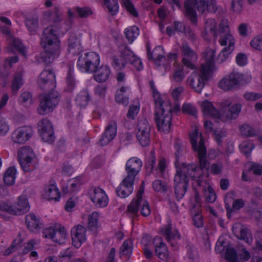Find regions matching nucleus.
Here are the masks:
<instances>
[{
	"instance_id": "nucleus-17",
	"label": "nucleus",
	"mask_w": 262,
	"mask_h": 262,
	"mask_svg": "<svg viewBox=\"0 0 262 262\" xmlns=\"http://www.w3.org/2000/svg\"><path fill=\"white\" fill-rule=\"evenodd\" d=\"M160 233L170 243L172 247L176 246L174 241L179 239L181 237L180 234L177 229H172L170 223L165 225L160 230Z\"/></svg>"
},
{
	"instance_id": "nucleus-45",
	"label": "nucleus",
	"mask_w": 262,
	"mask_h": 262,
	"mask_svg": "<svg viewBox=\"0 0 262 262\" xmlns=\"http://www.w3.org/2000/svg\"><path fill=\"white\" fill-rule=\"evenodd\" d=\"M240 132L242 135L246 137L255 136L256 132L253 128L248 124H245L240 127Z\"/></svg>"
},
{
	"instance_id": "nucleus-44",
	"label": "nucleus",
	"mask_w": 262,
	"mask_h": 262,
	"mask_svg": "<svg viewBox=\"0 0 262 262\" xmlns=\"http://www.w3.org/2000/svg\"><path fill=\"white\" fill-rule=\"evenodd\" d=\"M104 4L112 15L117 13L119 8L117 0H104Z\"/></svg>"
},
{
	"instance_id": "nucleus-25",
	"label": "nucleus",
	"mask_w": 262,
	"mask_h": 262,
	"mask_svg": "<svg viewBox=\"0 0 262 262\" xmlns=\"http://www.w3.org/2000/svg\"><path fill=\"white\" fill-rule=\"evenodd\" d=\"M30 209V205L26 196H20L15 208H13L14 215H20L27 212Z\"/></svg>"
},
{
	"instance_id": "nucleus-63",
	"label": "nucleus",
	"mask_w": 262,
	"mask_h": 262,
	"mask_svg": "<svg viewBox=\"0 0 262 262\" xmlns=\"http://www.w3.org/2000/svg\"><path fill=\"white\" fill-rule=\"evenodd\" d=\"M218 9L216 0H207L206 9L208 12L215 13Z\"/></svg>"
},
{
	"instance_id": "nucleus-46",
	"label": "nucleus",
	"mask_w": 262,
	"mask_h": 262,
	"mask_svg": "<svg viewBox=\"0 0 262 262\" xmlns=\"http://www.w3.org/2000/svg\"><path fill=\"white\" fill-rule=\"evenodd\" d=\"M120 253L122 255H129L132 253V242L130 240L124 241L120 247Z\"/></svg>"
},
{
	"instance_id": "nucleus-57",
	"label": "nucleus",
	"mask_w": 262,
	"mask_h": 262,
	"mask_svg": "<svg viewBox=\"0 0 262 262\" xmlns=\"http://www.w3.org/2000/svg\"><path fill=\"white\" fill-rule=\"evenodd\" d=\"M122 58L125 62L129 63L133 58L135 57L133 53L129 49L128 47H125L122 51Z\"/></svg>"
},
{
	"instance_id": "nucleus-36",
	"label": "nucleus",
	"mask_w": 262,
	"mask_h": 262,
	"mask_svg": "<svg viewBox=\"0 0 262 262\" xmlns=\"http://www.w3.org/2000/svg\"><path fill=\"white\" fill-rule=\"evenodd\" d=\"M182 55L184 57L191 58L193 60L198 59V55L187 43H183L180 47Z\"/></svg>"
},
{
	"instance_id": "nucleus-48",
	"label": "nucleus",
	"mask_w": 262,
	"mask_h": 262,
	"mask_svg": "<svg viewBox=\"0 0 262 262\" xmlns=\"http://www.w3.org/2000/svg\"><path fill=\"white\" fill-rule=\"evenodd\" d=\"M173 80L176 82H181L182 81L185 75L183 72V66L179 64L178 66L177 67L176 69L174 71L173 74L172 75Z\"/></svg>"
},
{
	"instance_id": "nucleus-13",
	"label": "nucleus",
	"mask_w": 262,
	"mask_h": 262,
	"mask_svg": "<svg viewBox=\"0 0 262 262\" xmlns=\"http://www.w3.org/2000/svg\"><path fill=\"white\" fill-rule=\"evenodd\" d=\"M150 126L146 119L139 121L138 132L136 137L140 144L143 147L148 146L150 143Z\"/></svg>"
},
{
	"instance_id": "nucleus-43",
	"label": "nucleus",
	"mask_w": 262,
	"mask_h": 262,
	"mask_svg": "<svg viewBox=\"0 0 262 262\" xmlns=\"http://www.w3.org/2000/svg\"><path fill=\"white\" fill-rule=\"evenodd\" d=\"M23 84V82L21 74L20 73H16L14 75L12 81L11 86L12 92L14 93V94H16L17 91L20 88Z\"/></svg>"
},
{
	"instance_id": "nucleus-55",
	"label": "nucleus",
	"mask_w": 262,
	"mask_h": 262,
	"mask_svg": "<svg viewBox=\"0 0 262 262\" xmlns=\"http://www.w3.org/2000/svg\"><path fill=\"white\" fill-rule=\"evenodd\" d=\"M141 206V214L143 216H148L151 213V210L149 203L146 200L143 201L139 205Z\"/></svg>"
},
{
	"instance_id": "nucleus-12",
	"label": "nucleus",
	"mask_w": 262,
	"mask_h": 262,
	"mask_svg": "<svg viewBox=\"0 0 262 262\" xmlns=\"http://www.w3.org/2000/svg\"><path fill=\"white\" fill-rule=\"evenodd\" d=\"M38 130L44 142L52 144L55 139L53 126L47 118H43L38 123Z\"/></svg>"
},
{
	"instance_id": "nucleus-30",
	"label": "nucleus",
	"mask_w": 262,
	"mask_h": 262,
	"mask_svg": "<svg viewBox=\"0 0 262 262\" xmlns=\"http://www.w3.org/2000/svg\"><path fill=\"white\" fill-rule=\"evenodd\" d=\"M201 108L205 115L219 119L220 112L211 102L208 101H203L201 104Z\"/></svg>"
},
{
	"instance_id": "nucleus-56",
	"label": "nucleus",
	"mask_w": 262,
	"mask_h": 262,
	"mask_svg": "<svg viewBox=\"0 0 262 262\" xmlns=\"http://www.w3.org/2000/svg\"><path fill=\"white\" fill-rule=\"evenodd\" d=\"M19 100L23 104H31L32 102V94L29 92H24L20 95Z\"/></svg>"
},
{
	"instance_id": "nucleus-51",
	"label": "nucleus",
	"mask_w": 262,
	"mask_h": 262,
	"mask_svg": "<svg viewBox=\"0 0 262 262\" xmlns=\"http://www.w3.org/2000/svg\"><path fill=\"white\" fill-rule=\"evenodd\" d=\"M66 81L67 86V88L65 89V91L71 93L73 92V90L75 89L76 83L75 79L73 76L71 75L70 71H69L68 73Z\"/></svg>"
},
{
	"instance_id": "nucleus-28",
	"label": "nucleus",
	"mask_w": 262,
	"mask_h": 262,
	"mask_svg": "<svg viewBox=\"0 0 262 262\" xmlns=\"http://www.w3.org/2000/svg\"><path fill=\"white\" fill-rule=\"evenodd\" d=\"M26 223L28 229L33 232L37 231L42 227L39 219L33 213L26 216Z\"/></svg>"
},
{
	"instance_id": "nucleus-2",
	"label": "nucleus",
	"mask_w": 262,
	"mask_h": 262,
	"mask_svg": "<svg viewBox=\"0 0 262 262\" xmlns=\"http://www.w3.org/2000/svg\"><path fill=\"white\" fill-rule=\"evenodd\" d=\"M37 83L43 90H52L39 96V104L37 111L39 114L45 115L52 112L60 101L59 93L53 90L56 86L55 73L51 70L43 71L39 75Z\"/></svg>"
},
{
	"instance_id": "nucleus-41",
	"label": "nucleus",
	"mask_w": 262,
	"mask_h": 262,
	"mask_svg": "<svg viewBox=\"0 0 262 262\" xmlns=\"http://www.w3.org/2000/svg\"><path fill=\"white\" fill-rule=\"evenodd\" d=\"M8 42L10 46L14 47L20 54L24 56L26 55L25 48L19 39L15 38L14 36H10Z\"/></svg>"
},
{
	"instance_id": "nucleus-7",
	"label": "nucleus",
	"mask_w": 262,
	"mask_h": 262,
	"mask_svg": "<svg viewBox=\"0 0 262 262\" xmlns=\"http://www.w3.org/2000/svg\"><path fill=\"white\" fill-rule=\"evenodd\" d=\"M17 155L19 163L24 172H30L36 169L35 155L30 147H22L18 150Z\"/></svg>"
},
{
	"instance_id": "nucleus-39",
	"label": "nucleus",
	"mask_w": 262,
	"mask_h": 262,
	"mask_svg": "<svg viewBox=\"0 0 262 262\" xmlns=\"http://www.w3.org/2000/svg\"><path fill=\"white\" fill-rule=\"evenodd\" d=\"M99 213L97 212H93L89 216L88 229L96 232L98 226Z\"/></svg>"
},
{
	"instance_id": "nucleus-37",
	"label": "nucleus",
	"mask_w": 262,
	"mask_h": 262,
	"mask_svg": "<svg viewBox=\"0 0 262 262\" xmlns=\"http://www.w3.org/2000/svg\"><path fill=\"white\" fill-rule=\"evenodd\" d=\"M45 190L49 200H53L57 201L60 199V192L55 185H51L48 186L45 188Z\"/></svg>"
},
{
	"instance_id": "nucleus-40",
	"label": "nucleus",
	"mask_w": 262,
	"mask_h": 262,
	"mask_svg": "<svg viewBox=\"0 0 262 262\" xmlns=\"http://www.w3.org/2000/svg\"><path fill=\"white\" fill-rule=\"evenodd\" d=\"M44 15L46 19L55 23H58L61 20V14L58 8H55L53 11H48L45 12Z\"/></svg>"
},
{
	"instance_id": "nucleus-35",
	"label": "nucleus",
	"mask_w": 262,
	"mask_h": 262,
	"mask_svg": "<svg viewBox=\"0 0 262 262\" xmlns=\"http://www.w3.org/2000/svg\"><path fill=\"white\" fill-rule=\"evenodd\" d=\"M189 137L190 143L194 151H199L201 145L200 144L201 143H202L203 146H205L204 140L201 135H200V139L199 140V145L197 144V141L199 138V132L197 129H195L194 131L191 134H190Z\"/></svg>"
},
{
	"instance_id": "nucleus-60",
	"label": "nucleus",
	"mask_w": 262,
	"mask_h": 262,
	"mask_svg": "<svg viewBox=\"0 0 262 262\" xmlns=\"http://www.w3.org/2000/svg\"><path fill=\"white\" fill-rule=\"evenodd\" d=\"M197 60H193L191 58H188V57H183L182 60V63L183 64V67L185 66L187 69L193 70L196 69V67L195 66V63L196 62Z\"/></svg>"
},
{
	"instance_id": "nucleus-34",
	"label": "nucleus",
	"mask_w": 262,
	"mask_h": 262,
	"mask_svg": "<svg viewBox=\"0 0 262 262\" xmlns=\"http://www.w3.org/2000/svg\"><path fill=\"white\" fill-rule=\"evenodd\" d=\"M16 170L14 167H10L4 173L3 180L5 183L7 185H12L14 184Z\"/></svg>"
},
{
	"instance_id": "nucleus-23",
	"label": "nucleus",
	"mask_w": 262,
	"mask_h": 262,
	"mask_svg": "<svg viewBox=\"0 0 262 262\" xmlns=\"http://www.w3.org/2000/svg\"><path fill=\"white\" fill-rule=\"evenodd\" d=\"M144 188L143 187H140L136 194V196L133 199L130 204L127 207V211L132 214V216L137 217L138 216L139 205L143 201L142 194L144 193Z\"/></svg>"
},
{
	"instance_id": "nucleus-22",
	"label": "nucleus",
	"mask_w": 262,
	"mask_h": 262,
	"mask_svg": "<svg viewBox=\"0 0 262 262\" xmlns=\"http://www.w3.org/2000/svg\"><path fill=\"white\" fill-rule=\"evenodd\" d=\"M92 201L98 207H105L108 203V198L101 189L94 188L90 194Z\"/></svg>"
},
{
	"instance_id": "nucleus-62",
	"label": "nucleus",
	"mask_w": 262,
	"mask_h": 262,
	"mask_svg": "<svg viewBox=\"0 0 262 262\" xmlns=\"http://www.w3.org/2000/svg\"><path fill=\"white\" fill-rule=\"evenodd\" d=\"M126 63L122 58L119 59L115 57L113 58L112 66L114 69L119 70L124 68Z\"/></svg>"
},
{
	"instance_id": "nucleus-47",
	"label": "nucleus",
	"mask_w": 262,
	"mask_h": 262,
	"mask_svg": "<svg viewBox=\"0 0 262 262\" xmlns=\"http://www.w3.org/2000/svg\"><path fill=\"white\" fill-rule=\"evenodd\" d=\"M152 187L157 192H164L167 190V186L165 182L160 180H155L152 183Z\"/></svg>"
},
{
	"instance_id": "nucleus-4",
	"label": "nucleus",
	"mask_w": 262,
	"mask_h": 262,
	"mask_svg": "<svg viewBox=\"0 0 262 262\" xmlns=\"http://www.w3.org/2000/svg\"><path fill=\"white\" fill-rule=\"evenodd\" d=\"M214 52L209 49L206 53L205 64H202L199 72H193L187 80V83L197 93H200L204 87L205 81H207L211 75V71L214 63Z\"/></svg>"
},
{
	"instance_id": "nucleus-20",
	"label": "nucleus",
	"mask_w": 262,
	"mask_h": 262,
	"mask_svg": "<svg viewBox=\"0 0 262 262\" xmlns=\"http://www.w3.org/2000/svg\"><path fill=\"white\" fill-rule=\"evenodd\" d=\"M117 133V123L115 121H111L106 127L105 132L99 140L101 146L109 143L115 137Z\"/></svg>"
},
{
	"instance_id": "nucleus-52",
	"label": "nucleus",
	"mask_w": 262,
	"mask_h": 262,
	"mask_svg": "<svg viewBox=\"0 0 262 262\" xmlns=\"http://www.w3.org/2000/svg\"><path fill=\"white\" fill-rule=\"evenodd\" d=\"M121 1L122 6L126 8L130 14L134 17H137L138 16L137 11L130 0H121Z\"/></svg>"
},
{
	"instance_id": "nucleus-1",
	"label": "nucleus",
	"mask_w": 262,
	"mask_h": 262,
	"mask_svg": "<svg viewBox=\"0 0 262 262\" xmlns=\"http://www.w3.org/2000/svg\"><path fill=\"white\" fill-rule=\"evenodd\" d=\"M62 24L60 27L51 25L44 29L40 38V45L44 52L41 54V58L46 63L52 62L59 55L60 41L58 34H64L72 26L71 18Z\"/></svg>"
},
{
	"instance_id": "nucleus-26",
	"label": "nucleus",
	"mask_w": 262,
	"mask_h": 262,
	"mask_svg": "<svg viewBox=\"0 0 262 262\" xmlns=\"http://www.w3.org/2000/svg\"><path fill=\"white\" fill-rule=\"evenodd\" d=\"M94 73V79L98 82H104L108 79L111 74V70L108 66L102 65L98 68Z\"/></svg>"
},
{
	"instance_id": "nucleus-64",
	"label": "nucleus",
	"mask_w": 262,
	"mask_h": 262,
	"mask_svg": "<svg viewBox=\"0 0 262 262\" xmlns=\"http://www.w3.org/2000/svg\"><path fill=\"white\" fill-rule=\"evenodd\" d=\"M244 98L248 101H256L262 97L260 93L254 92H247L244 95Z\"/></svg>"
},
{
	"instance_id": "nucleus-49",
	"label": "nucleus",
	"mask_w": 262,
	"mask_h": 262,
	"mask_svg": "<svg viewBox=\"0 0 262 262\" xmlns=\"http://www.w3.org/2000/svg\"><path fill=\"white\" fill-rule=\"evenodd\" d=\"M240 238L249 245L252 243L253 240L250 232L246 228H242L240 229Z\"/></svg>"
},
{
	"instance_id": "nucleus-18",
	"label": "nucleus",
	"mask_w": 262,
	"mask_h": 262,
	"mask_svg": "<svg viewBox=\"0 0 262 262\" xmlns=\"http://www.w3.org/2000/svg\"><path fill=\"white\" fill-rule=\"evenodd\" d=\"M86 229L80 225L73 227L71 231L72 244L76 248L81 246L82 243L86 239Z\"/></svg>"
},
{
	"instance_id": "nucleus-5",
	"label": "nucleus",
	"mask_w": 262,
	"mask_h": 262,
	"mask_svg": "<svg viewBox=\"0 0 262 262\" xmlns=\"http://www.w3.org/2000/svg\"><path fill=\"white\" fill-rule=\"evenodd\" d=\"M196 169V165L192 163L186 165L183 163L180 167L177 166L174 182V193L178 200L181 199L184 196L188 188L189 180L190 179L194 180V171Z\"/></svg>"
},
{
	"instance_id": "nucleus-15",
	"label": "nucleus",
	"mask_w": 262,
	"mask_h": 262,
	"mask_svg": "<svg viewBox=\"0 0 262 262\" xmlns=\"http://www.w3.org/2000/svg\"><path fill=\"white\" fill-rule=\"evenodd\" d=\"M32 135V129L30 126H22L18 128L12 134V140L14 142L24 144Z\"/></svg>"
},
{
	"instance_id": "nucleus-8",
	"label": "nucleus",
	"mask_w": 262,
	"mask_h": 262,
	"mask_svg": "<svg viewBox=\"0 0 262 262\" xmlns=\"http://www.w3.org/2000/svg\"><path fill=\"white\" fill-rule=\"evenodd\" d=\"M99 64V56L95 52H90L80 56L77 61V66L79 69L90 73H94Z\"/></svg>"
},
{
	"instance_id": "nucleus-32",
	"label": "nucleus",
	"mask_w": 262,
	"mask_h": 262,
	"mask_svg": "<svg viewBox=\"0 0 262 262\" xmlns=\"http://www.w3.org/2000/svg\"><path fill=\"white\" fill-rule=\"evenodd\" d=\"M199 151H196L199 160V166L202 170L209 168L208 162L206 159L207 150L205 146H203L202 143L200 144Z\"/></svg>"
},
{
	"instance_id": "nucleus-50",
	"label": "nucleus",
	"mask_w": 262,
	"mask_h": 262,
	"mask_svg": "<svg viewBox=\"0 0 262 262\" xmlns=\"http://www.w3.org/2000/svg\"><path fill=\"white\" fill-rule=\"evenodd\" d=\"M243 0H231L230 2V9L231 11L239 13L243 8Z\"/></svg>"
},
{
	"instance_id": "nucleus-11",
	"label": "nucleus",
	"mask_w": 262,
	"mask_h": 262,
	"mask_svg": "<svg viewBox=\"0 0 262 262\" xmlns=\"http://www.w3.org/2000/svg\"><path fill=\"white\" fill-rule=\"evenodd\" d=\"M246 83L244 75L240 73L232 72L224 77L219 82V86L224 91H231Z\"/></svg>"
},
{
	"instance_id": "nucleus-58",
	"label": "nucleus",
	"mask_w": 262,
	"mask_h": 262,
	"mask_svg": "<svg viewBox=\"0 0 262 262\" xmlns=\"http://www.w3.org/2000/svg\"><path fill=\"white\" fill-rule=\"evenodd\" d=\"M204 195L207 202L213 203L215 201L216 194L213 189L210 186H208V190L205 192Z\"/></svg>"
},
{
	"instance_id": "nucleus-14",
	"label": "nucleus",
	"mask_w": 262,
	"mask_h": 262,
	"mask_svg": "<svg viewBox=\"0 0 262 262\" xmlns=\"http://www.w3.org/2000/svg\"><path fill=\"white\" fill-rule=\"evenodd\" d=\"M135 179L126 176L116 188L117 195L121 198H125L133 191Z\"/></svg>"
},
{
	"instance_id": "nucleus-38",
	"label": "nucleus",
	"mask_w": 262,
	"mask_h": 262,
	"mask_svg": "<svg viewBox=\"0 0 262 262\" xmlns=\"http://www.w3.org/2000/svg\"><path fill=\"white\" fill-rule=\"evenodd\" d=\"M66 237V232L64 230V227L56 228L53 236L52 237V239L59 244L64 242Z\"/></svg>"
},
{
	"instance_id": "nucleus-21",
	"label": "nucleus",
	"mask_w": 262,
	"mask_h": 262,
	"mask_svg": "<svg viewBox=\"0 0 262 262\" xmlns=\"http://www.w3.org/2000/svg\"><path fill=\"white\" fill-rule=\"evenodd\" d=\"M94 14L92 9L88 6H76L72 9H69L68 15L72 18L77 15L80 18H86Z\"/></svg>"
},
{
	"instance_id": "nucleus-10",
	"label": "nucleus",
	"mask_w": 262,
	"mask_h": 262,
	"mask_svg": "<svg viewBox=\"0 0 262 262\" xmlns=\"http://www.w3.org/2000/svg\"><path fill=\"white\" fill-rule=\"evenodd\" d=\"M230 100H225L220 103L221 112L219 119L223 121L236 119L241 111V105L234 104L231 105Z\"/></svg>"
},
{
	"instance_id": "nucleus-31",
	"label": "nucleus",
	"mask_w": 262,
	"mask_h": 262,
	"mask_svg": "<svg viewBox=\"0 0 262 262\" xmlns=\"http://www.w3.org/2000/svg\"><path fill=\"white\" fill-rule=\"evenodd\" d=\"M25 25L31 34L36 33L38 28V16L36 15L27 16Z\"/></svg>"
},
{
	"instance_id": "nucleus-29",
	"label": "nucleus",
	"mask_w": 262,
	"mask_h": 262,
	"mask_svg": "<svg viewBox=\"0 0 262 262\" xmlns=\"http://www.w3.org/2000/svg\"><path fill=\"white\" fill-rule=\"evenodd\" d=\"M69 52L74 55L79 54L82 51V47L75 35H71L68 40Z\"/></svg>"
},
{
	"instance_id": "nucleus-33",
	"label": "nucleus",
	"mask_w": 262,
	"mask_h": 262,
	"mask_svg": "<svg viewBox=\"0 0 262 262\" xmlns=\"http://www.w3.org/2000/svg\"><path fill=\"white\" fill-rule=\"evenodd\" d=\"M174 148L176 150L174 152L176 157L175 165L177 168V166L180 167L181 166L179 165V160L180 157L183 156L186 152V149L185 147L182 145L181 141L179 139H176L174 142Z\"/></svg>"
},
{
	"instance_id": "nucleus-53",
	"label": "nucleus",
	"mask_w": 262,
	"mask_h": 262,
	"mask_svg": "<svg viewBox=\"0 0 262 262\" xmlns=\"http://www.w3.org/2000/svg\"><path fill=\"white\" fill-rule=\"evenodd\" d=\"M254 148V145L250 142H244L241 145L240 148L241 151L248 157L252 150Z\"/></svg>"
},
{
	"instance_id": "nucleus-19",
	"label": "nucleus",
	"mask_w": 262,
	"mask_h": 262,
	"mask_svg": "<svg viewBox=\"0 0 262 262\" xmlns=\"http://www.w3.org/2000/svg\"><path fill=\"white\" fill-rule=\"evenodd\" d=\"M142 166L140 159L133 157L129 159L126 162L125 170L127 173V177L135 179L140 171Z\"/></svg>"
},
{
	"instance_id": "nucleus-61",
	"label": "nucleus",
	"mask_w": 262,
	"mask_h": 262,
	"mask_svg": "<svg viewBox=\"0 0 262 262\" xmlns=\"http://www.w3.org/2000/svg\"><path fill=\"white\" fill-rule=\"evenodd\" d=\"M182 112L196 117L197 111L196 108L190 104L185 103L182 106Z\"/></svg>"
},
{
	"instance_id": "nucleus-59",
	"label": "nucleus",
	"mask_w": 262,
	"mask_h": 262,
	"mask_svg": "<svg viewBox=\"0 0 262 262\" xmlns=\"http://www.w3.org/2000/svg\"><path fill=\"white\" fill-rule=\"evenodd\" d=\"M250 44L253 48L262 50V35H258L253 38Z\"/></svg>"
},
{
	"instance_id": "nucleus-27",
	"label": "nucleus",
	"mask_w": 262,
	"mask_h": 262,
	"mask_svg": "<svg viewBox=\"0 0 262 262\" xmlns=\"http://www.w3.org/2000/svg\"><path fill=\"white\" fill-rule=\"evenodd\" d=\"M191 213L193 225L198 228L203 227L204 225L203 217L201 214L202 209L200 205L193 206L191 210Z\"/></svg>"
},
{
	"instance_id": "nucleus-9",
	"label": "nucleus",
	"mask_w": 262,
	"mask_h": 262,
	"mask_svg": "<svg viewBox=\"0 0 262 262\" xmlns=\"http://www.w3.org/2000/svg\"><path fill=\"white\" fill-rule=\"evenodd\" d=\"M185 15L191 23L195 24L197 21L196 10L203 14L206 9V0H185L184 4Z\"/></svg>"
},
{
	"instance_id": "nucleus-54",
	"label": "nucleus",
	"mask_w": 262,
	"mask_h": 262,
	"mask_svg": "<svg viewBox=\"0 0 262 262\" xmlns=\"http://www.w3.org/2000/svg\"><path fill=\"white\" fill-rule=\"evenodd\" d=\"M225 257L228 262H238L237 254L233 248L227 249Z\"/></svg>"
},
{
	"instance_id": "nucleus-3",
	"label": "nucleus",
	"mask_w": 262,
	"mask_h": 262,
	"mask_svg": "<svg viewBox=\"0 0 262 262\" xmlns=\"http://www.w3.org/2000/svg\"><path fill=\"white\" fill-rule=\"evenodd\" d=\"M156 105L155 121L159 131L168 134L170 130L172 120L171 107L169 100L163 101L155 86L154 82H149Z\"/></svg>"
},
{
	"instance_id": "nucleus-16",
	"label": "nucleus",
	"mask_w": 262,
	"mask_h": 262,
	"mask_svg": "<svg viewBox=\"0 0 262 262\" xmlns=\"http://www.w3.org/2000/svg\"><path fill=\"white\" fill-rule=\"evenodd\" d=\"M155 252L157 256L161 260L168 261L169 259V254L167 247L163 242L162 237L156 236L154 239Z\"/></svg>"
},
{
	"instance_id": "nucleus-6",
	"label": "nucleus",
	"mask_w": 262,
	"mask_h": 262,
	"mask_svg": "<svg viewBox=\"0 0 262 262\" xmlns=\"http://www.w3.org/2000/svg\"><path fill=\"white\" fill-rule=\"evenodd\" d=\"M218 35L220 37L219 41L221 45L226 46L228 44L227 47L223 49L217 58L219 61L223 62L234 50L235 40L233 36L230 33L229 27L226 25H220Z\"/></svg>"
},
{
	"instance_id": "nucleus-42",
	"label": "nucleus",
	"mask_w": 262,
	"mask_h": 262,
	"mask_svg": "<svg viewBox=\"0 0 262 262\" xmlns=\"http://www.w3.org/2000/svg\"><path fill=\"white\" fill-rule=\"evenodd\" d=\"M139 31V28L135 26L125 29L126 37L130 43L132 42L138 36Z\"/></svg>"
},
{
	"instance_id": "nucleus-24",
	"label": "nucleus",
	"mask_w": 262,
	"mask_h": 262,
	"mask_svg": "<svg viewBox=\"0 0 262 262\" xmlns=\"http://www.w3.org/2000/svg\"><path fill=\"white\" fill-rule=\"evenodd\" d=\"M216 22L215 19L209 18L206 20L204 27V31L202 33V37L206 40L211 39V37L216 39L219 34V30H215Z\"/></svg>"
}]
</instances>
